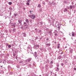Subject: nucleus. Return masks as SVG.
<instances>
[{
  "label": "nucleus",
  "mask_w": 76,
  "mask_h": 76,
  "mask_svg": "<svg viewBox=\"0 0 76 76\" xmlns=\"http://www.w3.org/2000/svg\"><path fill=\"white\" fill-rule=\"evenodd\" d=\"M10 23L11 24V26H12L14 27V28H15V27H16V23H11V21H10Z\"/></svg>",
  "instance_id": "nucleus-1"
},
{
  "label": "nucleus",
  "mask_w": 76,
  "mask_h": 76,
  "mask_svg": "<svg viewBox=\"0 0 76 76\" xmlns=\"http://www.w3.org/2000/svg\"><path fill=\"white\" fill-rule=\"evenodd\" d=\"M32 60V58H29L26 59V61L27 63V62H29V61H31Z\"/></svg>",
  "instance_id": "nucleus-2"
},
{
  "label": "nucleus",
  "mask_w": 76,
  "mask_h": 76,
  "mask_svg": "<svg viewBox=\"0 0 76 76\" xmlns=\"http://www.w3.org/2000/svg\"><path fill=\"white\" fill-rule=\"evenodd\" d=\"M58 27H57V29L58 31H59L60 29V26H61V24H57Z\"/></svg>",
  "instance_id": "nucleus-3"
},
{
  "label": "nucleus",
  "mask_w": 76,
  "mask_h": 76,
  "mask_svg": "<svg viewBox=\"0 0 76 76\" xmlns=\"http://www.w3.org/2000/svg\"><path fill=\"white\" fill-rule=\"evenodd\" d=\"M18 23H19V24H20V25H21V26H22V20H18Z\"/></svg>",
  "instance_id": "nucleus-4"
},
{
  "label": "nucleus",
  "mask_w": 76,
  "mask_h": 76,
  "mask_svg": "<svg viewBox=\"0 0 76 76\" xmlns=\"http://www.w3.org/2000/svg\"><path fill=\"white\" fill-rule=\"evenodd\" d=\"M34 56H35V58H38V57H37L38 55H37V53L36 52H34Z\"/></svg>",
  "instance_id": "nucleus-5"
},
{
  "label": "nucleus",
  "mask_w": 76,
  "mask_h": 76,
  "mask_svg": "<svg viewBox=\"0 0 76 76\" xmlns=\"http://www.w3.org/2000/svg\"><path fill=\"white\" fill-rule=\"evenodd\" d=\"M16 56V53H13V57L15 58V59H16V60H17L18 59V57H17V56H16L15 57V56Z\"/></svg>",
  "instance_id": "nucleus-6"
},
{
  "label": "nucleus",
  "mask_w": 76,
  "mask_h": 76,
  "mask_svg": "<svg viewBox=\"0 0 76 76\" xmlns=\"http://www.w3.org/2000/svg\"><path fill=\"white\" fill-rule=\"evenodd\" d=\"M52 31H53V30H50V31H48V32L50 34V35H52L53 34Z\"/></svg>",
  "instance_id": "nucleus-7"
},
{
  "label": "nucleus",
  "mask_w": 76,
  "mask_h": 76,
  "mask_svg": "<svg viewBox=\"0 0 76 76\" xmlns=\"http://www.w3.org/2000/svg\"><path fill=\"white\" fill-rule=\"evenodd\" d=\"M40 50L42 51H44V50H45V48H40Z\"/></svg>",
  "instance_id": "nucleus-8"
},
{
  "label": "nucleus",
  "mask_w": 76,
  "mask_h": 76,
  "mask_svg": "<svg viewBox=\"0 0 76 76\" xmlns=\"http://www.w3.org/2000/svg\"><path fill=\"white\" fill-rule=\"evenodd\" d=\"M35 16L34 15H33L31 16V19H35Z\"/></svg>",
  "instance_id": "nucleus-9"
},
{
  "label": "nucleus",
  "mask_w": 76,
  "mask_h": 76,
  "mask_svg": "<svg viewBox=\"0 0 76 76\" xmlns=\"http://www.w3.org/2000/svg\"><path fill=\"white\" fill-rule=\"evenodd\" d=\"M37 24H39V25H42L43 24L42 22H37Z\"/></svg>",
  "instance_id": "nucleus-10"
},
{
  "label": "nucleus",
  "mask_w": 76,
  "mask_h": 76,
  "mask_svg": "<svg viewBox=\"0 0 76 76\" xmlns=\"http://www.w3.org/2000/svg\"><path fill=\"white\" fill-rule=\"evenodd\" d=\"M72 63L73 66H75V64H76V62H75V61H72Z\"/></svg>",
  "instance_id": "nucleus-11"
},
{
  "label": "nucleus",
  "mask_w": 76,
  "mask_h": 76,
  "mask_svg": "<svg viewBox=\"0 0 76 76\" xmlns=\"http://www.w3.org/2000/svg\"><path fill=\"white\" fill-rule=\"evenodd\" d=\"M39 45H36L35 48H36V49H38V48H39Z\"/></svg>",
  "instance_id": "nucleus-12"
},
{
  "label": "nucleus",
  "mask_w": 76,
  "mask_h": 76,
  "mask_svg": "<svg viewBox=\"0 0 76 76\" xmlns=\"http://www.w3.org/2000/svg\"><path fill=\"white\" fill-rule=\"evenodd\" d=\"M73 49H70L69 50V52H70V53H71V54L73 53Z\"/></svg>",
  "instance_id": "nucleus-13"
},
{
  "label": "nucleus",
  "mask_w": 76,
  "mask_h": 76,
  "mask_svg": "<svg viewBox=\"0 0 76 76\" xmlns=\"http://www.w3.org/2000/svg\"><path fill=\"white\" fill-rule=\"evenodd\" d=\"M52 5H56V3L53 1L52 2Z\"/></svg>",
  "instance_id": "nucleus-14"
},
{
  "label": "nucleus",
  "mask_w": 76,
  "mask_h": 76,
  "mask_svg": "<svg viewBox=\"0 0 76 76\" xmlns=\"http://www.w3.org/2000/svg\"><path fill=\"white\" fill-rule=\"evenodd\" d=\"M23 36L24 37H26V33H23Z\"/></svg>",
  "instance_id": "nucleus-15"
},
{
  "label": "nucleus",
  "mask_w": 76,
  "mask_h": 76,
  "mask_svg": "<svg viewBox=\"0 0 76 76\" xmlns=\"http://www.w3.org/2000/svg\"><path fill=\"white\" fill-rule=\"evenodd\" d=\"M70 7L71 9H72L73 7H74V8L75 7V6L73 5V6H72V5H71L70 6Z\"/></svg>",
  "instance_id": "nucleus-16"
},
{
  "label": "nucleus",
  "mask_w": 76,
  "mask_h": 76,
  "mask_svg": "<svg viewBox=\"0 0 76 76\" xmlns=\"http://www.w3.org/2000/svg\"><path fill=\"white\" fill-rule=\"evenodd\" d=\"M64 12H67V8H65L64 10Z\"/></svg>",
  "instance_id": "nucleus-17"
},
{
  "label": "nucleus",
  "mask_w": 76,
  "mask_h": 76,
  "mask_svg": "<svg viewBox=\"0 0 76 76\" xmlns=\"http://www.w3.org/2000/svg\"><path fill=\"white\" fill-rule=\"evenodd\" d=\"M27 66H28L29 67H31V68L32 67H31V64H28L27 65Z\"/></svg>",
  "instance_id": "nucleus-18"
},
{
  "label": "nucleus",
  "mask_w": 76,
  "mask_h": 76,
  "mask_svg": "<svg viewBox=\"0 0 76 76\" xmlns=\"http://www.w3.org/2000/svg\"><path fill=\"white\" fill-rule=\"evenodd\" d=\"M8 4L10 5H12V2H10L8 3Z\"/></svg>",
  "instance_id": "nucleus-19"
},
{
  "label": "nucleus",
  "mask_w": 76,
  "mask_h": 76,
  "mask_svg": "<svg viewBox=\"0 0 76 76\" xmlns=\"http://www.w3.org/2000/svg\"><path fill=\"white\" fill-rule=\"evenodd\" d=\"M61 55L59 56L58 57V59H61Z\"/></svg>",
  "instance_id": "nucleus-20"
},
{
  "label": "nucleus",
  "mask_w": 76,
  "mask_h": 76,
  "mask_svg": "<svg viewBox=\"0 0 76 76\" xmlns=\"http://www.w3.org/2000/svg\"><path fill=\"white\" fill-rule=\"evenodd\" d=\"M8 48H11V47H12V46H11V45H8Z\"/></svg>",
  "instance_id": "nucleus-21"
},
{
  "label": "nucleus",
  "mask_w": 76,
  "mask_h": 76,
  "mask_svg": "<svg viewBox=\"0 0 76 76\" xmlns=\"http://www.w3.org/2000/svg\"><path fill=\"white\" fill-rule=\"evenodd\" d=\"M50 68L53 67V65H50Z\"/></svg>",
  "instance_id": "nucleus-22"
},
{
  "label": "nucleus",
  "mask_w": 76,
  "mask_h": 76,
  "mask_svg": "<svg viewBox=\"0 0 76 76\" xmlns=\"http://www.w3.org/2000/svg\"><path fill=\"white\" fill-rule=\"evenodd\" d=\"M44 76H48V74H45L44 75Z\"/></svg>",
  "instance_id": "nucleus-23"
},
{
  "label": "nucleus",
  "mask_w": 76,
  "mask_h": 76,
  "mask_svg": "<svg viewBox=\"0 0 76 76\" xmlns=\"http://www.w3.org/2000/svg\"><path fill=\"white\" fill-rule=\"evenodd\" d=\"M72 35L73 37H74V36H75V33H74V32H72Z\"/></svg>",
  "instance_id": "nucleus-24"
},
{
  "label": "nucleus",
  "mask_w": 76,
  "mask_h": 76,
  "mask_svg": "<svg viewBox=\"0 0 76 76\" xmlns=\"http://www.w3.org/2000/svg\"><path fill=\"white\" fill-rule=\"evenodd\" d=\"M26 22H27V23H29V20H28V19H27L26 20Z\"/></svg>",
  "instance_id": "nucleus-25"
},
{
  "label": "nucleus",
  "mask_w": 76,
  "mask_h": 76,
  "mask_svg": "<svg viewBox=\"0 0 76 76\" xmlns=\"http://www.w3.org/2000/svg\"><path fill=\"white\" fill-rule=\"evenodd\" d=\"M55 36L57 37V36H58V34H57V33L55 34Z\"/></svg>",
  "instance_id": "nucleus-26"
},
{
  "label": "nucleus",
  "mask_w": 76,
  "mask_h": 76,
  "mask_svg": "<svg viewBox=\"0 0 76 76\" xmlns=\"http://www.w3.org/2000/svg\"><path fill=\"white\" fill-rule=\"evenodd\" d=\"M39 10L40 11V12H42V9L40 8L39 9Z\"/></svg>",
  "instance_id": "nucleus-27"
},
{
  "label": "nucleus",
  "mask_w": 76,
  "mask_h": 76,
  "mask_svg": "<svg viewBox=\"0 0 76 76\" xmlns=\"http://www.w3.org/2000/svg\"><path fill=\"white\" fill-rule=\"evenodd\" d=\"M32 15H28V16L29 17V18H32Z\"/></svg>",
  "instance_id": "nucleus-28"
},
{
  "label": "nucleus",
  "mask_w": 76,
  "mask_h": 76,
  "mask_svg": "<svg viewBox=\"0 0 76 76\" xmlns=\"http://www.w3.org/2000/svg\"><path fill=\"white\" fill-rule=\"evenodd\" d=\"M8 68L9 69H11V66L8 65Z\"/></svg>",
  "instance_id": "nucleus-29"
},
{
  "label": "nucleus",
  "mask_w": 76,
  "mask_h": 76,
  "mask_svg": "<svg viewBox=\"0 0 76 76\" xmlns=\"http://www.w3.org/2000/svg\"><path fill=\"white\" fill-rule=\"evenodd\" d=\"M13 72H10V75H13Z\"/></svg>",
  "instance_id": "nucleus-30"
},
{
  "label": "nucleus",
  "mask_w": 76,
  "mask_h": 76,
  "mask_svg": "<svg viewBox=\"0 0 76 76\" xmlns=\"http://www.w3.org/2000/svg\"><path fill=\"white\" fill-rule=\"evenodd\" d=\"M42 4L45 5V3L44 1H43L42 2Z\"/></svg>",
  "instance_id": "nucleus-31"
},
{
  "label": "nucleus",
  "mask_w": 76,
  "mask_h": 76,
  "mask_svg": "<svg viewBox=\"0 0 76 76\" xmlns=\"http://www.w3.org/2000/svg\"><path fill=\"white\" fill-rule=\"evenodd\" d=\"M38 7H41V5L40 4H38Z\"/></svg>",
  "instance_id": "nucleus-32"
},
{
  "label": "nucleus",
  "mask_w": 76,
  "mask_h": 76,
  "mask_svg": "<svg viewBox=\"0 0 76 76\" xmlns=\"http://www.w3.org/2000/svg\"><path fill=\"white\" fill-rule=\"evenodd\" d=\"M61 66H64V64L63 63H61Z\"/></svg>",
  "instance_id": "nucleus-33"
},
{
  "label": "nucleus",
  "mask_w": 76,
  "mask_h": 76,
  "mask_svg": "<svg viewBox=\"0 0 76 76\" xmlns=\"http://www.w3.org/2000/svg\"><path fill=\"white\" fill-rule=\"evenodd\" d=\"M41 30H39V31L38 33H39H39H41Z\"/></svg>",
  "instance_id": "nucleus-34"
},
{
  "label": "nucleus",
  "mask_w": 76,
  "mask_h": 76,
  "mask_svg": "<svg viewBox=\"0 0 76 76\" xmlns=\"http://www.w3.org/2000/svg\"><path fill=\"white\" fill-rule=\"evenodd\" d=\"M54 32H55V33H57L58 32L57 31V30H55L54 31Z\"/></svg>",
  "instance_id": "nucleus-35"
},
{
  "label": "nucleus",
  "mask_w": 76,
  "mask_h": 76,
  "mask_svg": "<svg viewBox=\"0 0 76 76\" xmlns=\"http://www.w3.org/2000/svg\"><path fill=\"white\" fill-rule=\"evenodd\" d=\"M38 37H35V41H36V39H38Z\"/></svg>",
  "instance_id": "nucleus-36"
},
{
  "label": "nucleus",
  "mask_w": 76,
  "mask_h": 76,
  "mask_svg": "<svg viewBox=\"0 0 76 76\" xmlns=\"http://www.w3.org/2000/svg\"><path fill=\"white\" fill-rule=\"evenodd\" d=\"M29 49H30V47L29 46H28L27 47V50H28V51H29Z\"/></svg>",
  "instance_id": "nucleus-37"
},
{
  "label": "nucleus",
  "mask_w": 76,
  "mask_h": 76,
  "mask_svg": "<svg viewBox=\"0 0 76 76\" xmlns=\"http://www.w3.org/2000/svg\"><path fill=\"white\" fill-rule=\"evenodd\" d=\"M46 45L47 46H50V44H49L48 43L46 44Z\"/></svg>",
  "instance_id": "nucleus-38"
},
{
  "label": "nucleus",
  "mask_w": 76,
  "mask_h": 76,
  "mask_svg": "<svg viewBox=\"0 0 76 76\" xmlns=\"http://www.w3.org/2000/svg\"><path fill=\"white\" fill-rule=\"evenodd\" d=\"M27 5H28V6H29V3H28V2H27L26 3Z\"/></svg>",
  "instance_id": "nucleus-39"
},
{
  "label": "nucleus",
  "mask_w": 76,
  "mask_h": 76,
  "mask_svg": "<svg viewBox=\"0 0 76 76\" xmlns=\"http://www.w3.org/2000/svg\"><path fill=\"white\" fill-rule=\"evenodd\" d=\"M67 61L66 60L65 61V64H67Z\"/></svg>",
  "instance_id": "nucleus-40"
},
{
  "label": "nucleus",
  "mask_w": 76,
  "mask_h": 76,
  "mask_svg": "<svg viewBox=\"0 0 76 76\" xmlns=\"http://www.w3.org/2000/svg\"><path fill=\"white\" fill-rule=\"evenodd\" d=\"M1 72L2 74H3V73H4V71H3L2 70L1 71Z\"/></svg>",
  "instance_id": "nucleus-41"
},
{
  "label": "nucleus",
  "mask_w": 76,
  "mask_h": 76,
  "mask_svg": "<svg viewBox=\"0 0 76 76\" xmlns=\"http://www.w3.org/2000/svg\"><path fill=\"white\" fill-rule=\"evenodd\" d=\"M49 5H51V4H52V3H51L50 2H49Z\"/></svg>",
  "instance_id": "nucleus-42"
},
{
  "label": "nucleus",
  "mask_w": 76,
  "mask_h": 76,
  "mask_svg": "<svg viewBox=\"0 0 76 76\" xmlns=\"http://www.w3.org/2000/svg\"><path fill=\"white\" fill-rule=\"evenodd\" d=\"M8 63H11V61L10 60H9V61L8 62H7Z\"/></svg>",
  "instance_id": "nucleus-43"
},
{
  "label": "nucleus",
  "mask_w": 76,
  "mask_h": 76,
  "mask_svg": "<svg viewBox=\"0 0 76 76\" xmlns=\"http://www.w3.org/2000/svg\"><path fill=\"white\" fill-rule=\"evenodd\" d=\"M50 63H51V64H53V61H50Z\"/></svg>",
  "instance_id": "nucleus-44"
},
{
  "label": "nucleus",
  "mask_w": 76,
  "mask_h": 76,
  "mask_svg": "<svg viewBox=\"0 0 76 76\" xmlns=\"http://www.w3.org/2000/svg\"><path fill=\"white\" fill-rule=\"evenodd\" d=\"M57 69V71H58V70H59V69L58 68V67H57L56 68Z\"/></svg>",
  "instance_id": "nucleus-45"
},
{
  "label": "nucleus",
  "mask_w": 76,
  "mask_h": 76,
  "mask_svg": "<svg viewBox=\"0 0 76 76\" xmlns=\"http://www.w3.org/2000/svg\"><path fill=\"white\" fill-rule=\"evenodd\" d=\"M19 63H22V64L23 63L22 61H20Z\"/></svg>",
  "instance_id": "nucleus-46"
},
{
  "label": "nucleus",
  "mask_w": 76,
  "mask_h": 76,
  "mask_svg": "<svg viewBox=\"0 0 76 76\" xmlns=\"http://www.w3.org/2000/svg\"><path fill=\"white\" fill-rule=\"evenodd\" d=\"M32 11H30V13L31 14H32Z\"/></svg>",
  "instance_id": "nucleus-47"
},
{
  "label": "nucleus",
  "mask_w": 76,
  "mask_h": 76,
  "mask_svg": "<svg viewBox=\"0 0 76 76\" xmlns=\"http://www.w3.org/2000/svg\"><path fill=\"white\" fill-rule=\"evenodd\" d=\"M57 67H59V64H57Z\"/></svg>",
  "instance_id": "nucleus-48"
},
{
  "label": "nucleus",
  "mask_w": 76,
  "mask_h": 76,
  "mask_svg": "<svg viewBox=\"0 0 76 76\" xmlns=\"http://www.w3.org/2000/svg\"><path fill=\"white\" fill-rule=\"evenodd\" d=\"M7 56H8V57H9V56H10V55L9 53H7Z\"/></svg>",
  "instance_id": "nucleus-49"
},
{
  "label": "nucleus",
  "mask_w": 76,
  "mask_h": 76,
  "mask_svg": "<svg viewBox=\"0 0 76 76\" xmlns=\"http://www.w3.org/2000/svg\"><path fill=\"white\" fill-rule=\"evenodd\" d=\"M14 15L16 17L17 16V14H14Z\"/></svg>",
  "instance_id": "nucleus-50"
},
{
  "label": "nucleus",
  "mask_w": 76,
  "mask_h": 76,
  "mask_svg": "<svg viewBox=\"0 0 76 76\" xmlns=\"http://www.w3.org/2000/svg\"><path fill=\"white\" fill-rule=\"evenodd\" d=\"M12 15V12H10V16H11V15Z\"/></svg>",
  "instance_id": "nucleus-51"
},
{
  "label": "nucleus",
  "mask_w": 76,
  "mask_h": 76,
  "mask_svg": "<svg viewBox=\"0 0 76 76\" xmlns=\"http://www.w3.org/2000/svg\"><path fill=\"white\" fill-rule=\"evenodd\" d=\"M29 21L31 22V23H32V20L31 19H30Z\"/></svg>",
  "instance_id": "nucleus-52"
},
{
  "label": "nucleus",
  "mask_w": 76,
  "mask_h": 76,
  "mask_svg": "<svg viewBox=\"0 0 76 76\" xmlns=\"http://www.w3.org/2000/svg\"><path fill=\"white\" fill-rule=\"evenodd\" d=\"M4 18L5 19H7V17L6 16H5L4 17Z\"/></svg>",
  "instance_id": "nucleus-53"
},
{
  "label": "nucleus",
  "mask_w": 76,
  "mask_h": 76,
  "mask_svg": "<svg viewBox=\"0 0 76 76\" xmlns=\"http://www.w3.org/2000/svg\"><path fill=\"white\" fill-rule=\"evenodd\" d=\"M63 54V52H62L60 54Z\"/></svg>",
  "instance_id": "nucleus-54"
},
{
  "label": "nucleus",
  "mask_w": 76,
  "mask_h": 76,
  "mask_svg": "<svg viewBox=\"0 0 76 76\" xmlns=\"http://www.w3.org/2000/svg\"><path fill=\"white\" fill-rule=\"evenodd\" d=\"M74 70H76V68H74Z\"/></svg>",
  "instance_id": "nucleus-55"
},
{
  "label": "nucleus",
  "mask_w": 76,
  "mask_h": 76,
  "mask_svg": "<svg viewBox=\"0 0 76 76\" xmlns=\"http://www.w3.org/2000/svg\"><path fill=\"white\" fill-rule=\"evenodd\" d=\"M28 2H30V0H27Z\"/></svg>",
  "instance_id": "nucleus-56"
},
{
  "label": "nucleus",
  "mask_w": 76,
  "mask_h": 76,
  "mask_svg": "<svg viewBox=\"0 0 76 76\" xmlns=\"http://www.w3.org/2000/svg\"><path fill=\"white\" fill-rule=\"evenodd\" d=\"M15 54H16V53H17V52H16V51H15Z\"/></svg>",
  "instance_id": "nucleus-57"
},
{
  "label": "nucleus",
  "mask_w": 76,
  "mask_h": 76,
  "mask_svg": "<svg viewBox=\"0 0 76 76\" xmlns=\"http://www.w3.org/2000/svg\"><path fill=\"white\" fill-rule=\"evenodd\" d=\"M59 48H60V46H58L57 48L58 49Z\"/></svg>",
  "instance_id": "nucleus-58"
},
{
  "label": "nucleus",
  "mask_w": 76,
  "mask_h": 76,
  "mask_svg": "<svg viewBox=\"0 0 76 76\" xmlns=\"http://www.w3.org/2000/svg\"><path fill=\"white\" fill-rule=\"evenodd\" d=\"M42 39V37H40V40H41Z\"/></svg>",
  "instance_id": "nucleus-59"
},
{
  "label": "nucleus",
  "mask_w": 76,
  "mask_h": 76,
  "mask_svg": "<svg viewBox=\"0 0 76 76\" xmlns=\"http://www.w3.org/2000/svg\"><path fill=\"white\" fill-rule=\"evenodd\" d=\"M74 4V3H73V2H72V4Z\"/></svg>",
  "instance_id": "nucleus-60"
},
{
  "label": "nucleus",
  "mask_w": 76,
  "mask_h": 76,
  "mask_svg": "<svg viewBox=\"0 0 76 76\" xmlns=\"http://www.w3.org/2000/svg\"><path fill=\"white\" fill-rule=\"evenodd\" d=\"M51 19H53V17H51Z\"/></svg>",
  "instance_id": "nucleus-61"
},
{
  "label": "nucleus",
  "mask_w": 76,
  "mask_h": 76,
  "mask_svg": "<svg viewBox=\"0 0 76 76\" xmlns=\"http://www.w3.org/2000/svg\"><path fill=\"white\" fill-rule=\"evenodd\" d=\"M9 9H10V10H12V8L10 7V8H9Z\"/></svg>",
  "instance_id": "nucleus-62"
},
{
  "label": "nucleus",
  "mask_w": 76,
  "mask_h": 76,
  "mask_svg": "<svg viewBox=\"0 0 76 76\" xmlns=\"http://www.w3.org/2000/svg\"><path fill=\"white\" fill-rule=\"evenodd\" d=\"M13 31H15V29H13Z\"/></svg>",
  "instance_id": "nucleus-63"
},
{
  "label": "nucleus",
  "mask_w": 76,
  "mask_h": 76,
  "mask_svg": "<svg viewBox=\"0 0 76 76\" xmlns=\"http://www.w3.org/2000/svg\"><path fill=\"white\" fill-rule=\"evenodd\" d=\"M0 16H3V14H0Z\"/></svg>",
  "instance_id": "nucleus-64"
}]
</instances>
